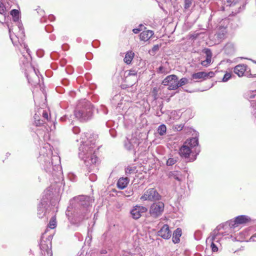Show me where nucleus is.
<instances>
[{
	"instance_id": "51",
	"label": "nucleus",
	"mask_w": 256,
	"mask_h": 256,
	"mask_svg": "<svg viewBox=\"0 0 256 256\" xmlns=\"http://www.w3.org/2000/svg\"><path fill=\"white\" fill-rule=\"evenodd\" d=\"M156 88H154V91H156Z\"/></svg>"
},
{
	"instance_id": "34",
	"label": "nucleus",
	"mask_w": 256,
	"mask_h": 256,
	"mask_svg": "<svg viewBox=\"0 0 256 256\" xmlns=\"http://www.w3.org/2000/svg\"><path fill=\"white\" fill-rule=\"evenodd\" d=\"M231 76H232L230 72H226L224 74V75L222 78V82H226L228 81L230 78Z\"/></svg>"
},
{
	"instance_id": "50",
	"label": "nucleus",
	"mask_w": 256,
	"mask_h": 256,
	"mask_svg": "<svg viewBox=\"0 0 256 256\" xmlns=\"http://www.w3.org/2000/svg\"><path fill=\"white\" fill-rule=\"evenodd\" d=\"M106 250H104V251H103V252H102V253H103V254H105V253H106Z\"/></svg>"
},
{
	"instance_id": "31",
	"label": "nucleus",
	"mask_w": 256,
	"mask_h": 256,
	"mask_svg": "<svg viewBox=\"0 0 256 256\" xmlns=\"http://www.w3.org/2000/svg\"><path fill=\"white\" fill-rule=\"evenodd\" d=\"M127 74V78L130 76H136L138 72L134 69H131L126 72Z\"/></svg>"
},
{
	"instance_id": "29",
	"label": "nucleus",
	"mask_w": 256,
	"mask_h": 256,
	"mask_svg": "<svg viewBox=\"0 0 256 256\" xmlns=\"http://www.w3.org/2000/svg\"><path fill=\"white\" fill-rule=\"evenodd\" d=\"M188 82V80L186 78H182L180 80H178V88L187 84Z\"/></svg>"
},
{
	"instance_id": "3",
	"label": "nucleus",
	"mask_w": 256,
	"mask_h": 256,
	"mask_svg": "<svg viewBox=\"0 0 256 256\" xmlns=\"http://www.w3.org/2000/svg\"><path fill=\"white\" fill-rule=\"evenodd\" d=\"M161 198V196L156 189L150 188L144 192V194L140 198V200L142 201L154 202L159 200Z\"/></svg>"
},
{
	"instance_id": "22",
	"label": "nucleus",
	"mask_w": 256,
	"mask_h": 256,
	"mask_svg": "<svg viewBox=\"0 0 256 256\" xmlns=\"http://www.w3.org/2000/svg\"><path fill=\"white\" fill-rule=\"evenodd\" d=\"M166 64L164 65H162L159 68H158L156 70V72L158 74H167L169 72L170 70L169 68H168L166 66Z\"/></svg>"
},
{
	"instance_id": "35",
	"label": "nucleus",
	"mask_w": 256,
	"mask_h": 256,
	"mask_svg": "<svg viewBox=\"0 0 256 256\" xmlns=\"http://www.w3.org/2000/svg\"><path fill=\"white\" fill-rule=\"evenodd\" d=\"M184 8L187 10L190 8L192 4V0H184Z\"/></svg>"
},
{
	"instance_id": "26",
	"label": "nucleus",
	"mask_w": 256,
	"mask_h": 256,
	"mask_svg": "<svg viewBox=\"0 0 256 256\" xmlns=\"http://www.w3.org/2000/svg\"><path fill=\"white\" fill-rule=\"evenodd\" d=\"M246 97L247 99L251 100L256 98V90H250L246 92Z\"/></svg>"
},
{
	"instance_id": "24",
	"label": "nucleus",
	"mask_w": 256,
	"mask_h": 256,
	"mask_svg": "<svg viewBox=\"0 0 256 256\" xmlns=\"http://www.w3.org/2000/svg\"><path fill=\"white\" fill-rule=\"evenodd\" d=\"M224 50L228 54H232L234 51V45L230 44H227L224 48Z\"/></svg>"
},
{
	"instance_id": "41",
	"label": "nucleus",
	"mask_w": 256,
	"mask_h": 256,
	"mask_svg": "<svg viewBox=\"0 0 256 256\" xmlns=\"http://www.w3.org/2000/svg\"><path fill=\"white\" fill-rule=\"evenodd\" d=\"M44 124L43 121L42 122L40 120H38V122H36V126H40Z\"/></svg>"
},
{
	"instance_id": "2",
	"label": "nucleus",
	"mask_w": 256,
	"mask_h": 256,
	"mask_svg": "<svg viewBox=\"0 0 256 256\" xmlns=\"http://www.w3.org/2000/svg\"><path fill=\"white\" fill-rule=\"evenodd\" d=\"M74 115L76 118L81 120H87L90 119L92 115V106L88 102H86L82 107L79 105L74 111Z\"/></svg>"
},
{
	"instance_id": "10",
	"label": "nucleus",
	"mask_w": 256,
	"mask_h": 256,
	"mask_svg": "<svg viewBox=\"0 0 256 256\" xmlns=\"http://www.w3.org/2000/svg\"><path fill=\"white\" fill-rule=\"evenodd\" d=\"M204 53L206 56V60L201 62V64L205 67L208 66L212 62V53L211 50L208 48L204 50Z\"/></svg>"
},
{
	"instance_id": "7",
	"label": "nucleus",
	"mask_w": 256,
	"mask_h": 256,
	"mask_svg": "<svg viewBox=\"0 0 256 256\" xmlns=\"http://www.w3.org/2000/svg\"><path fill=\"white\" fill-rule=\"evenodd\" d=\"M214 76V73L213 72H200L196 73H194L192 75V78L193 80H206L208 78H212Z\"/></svg>"
},
{
	"instance_id": "28",
	"label": "nucleus",
	"mask_w": 256,
	"mask_h": 256,
	"mask_svg": "<svg viewBox=\"0 0 256 256\" xmlns=\"http://www.w3.org/2000/svg\"><path fill=\"white\" fill-rule=\"evenodd\" d=\"M216 236H212L210 240H212V244H211V248L212 249V252H216L218 250V248L217 246L214 244V242H217L216 240Z\"/></svg>"
},
{
	"instance_id": "36",
	"label": "nucleus",
	"mask_w": 256,
	"mask_h": 256,
	"mask_svg": "<svg viewBox=\"0 0 256 256\" xmlns=\"http://www.w3.org/2000/svg\"><path fill=\"white\" fill-rule=\"evenodd\" d=\"M11 15L14 18H18L19 16V12L17 10H12L10 12Z\"/></svg>"
},
{
	"instance_id": "15",
	"label": "nucleus",
	"mask_w": 256,
	"mask_h": 256,
	"mask_svg": "<svg viewBox=\"0 0 256 256\" xmlns=\"http://www.w3.org/2000/svg\"><path fill=\"white\" fill-rule=\"evenodd\" d=\"M6 15V8L4 4L0 3V22L4 23L5 21V18Z\"/></svg>"
},
{
	"instance_id": "14",
	"label": "nucleus",
	"mask_w": 256,
	"mask_h": 256,
	"mask_svg": "<svg viewBox=\"0 0 256 256\" xmlns=\"http://www.w3.org/2000/svg\"><path fill=\"white\" fill-rule=\"evenodd\" d=\"M182 230L180 228H176L173 233L172 242L174 244L179 243L180 242V237L182 236Z\"/></svg>"
},
{
	"instance_id": "27",
	"label": "nucleus",
	"mask_w": 256,
	"mask_h": 256,
	"mask_svg": "<svg viewBox=\"0 0 256 256\" xmlns=\"http://www.w3.org/2000/svg\"><path fill=\"white\" fill-rule=\"evenodd\" d=\"M166 128L164 124L160 125L158 128V132L160 136H163L166 133Z\"/></svg>"
},
{
	"instance_id": "25",
	"label": "nucleus",
	"mask_w": 256,
	"mask_h": 256,
	"mask_svg": "<svg viewBox=\"0 0 256 256\" xmlns=\"http://www.w3.org/2000/svg\"><path fill=\"white\" fill-rule=\"evenodd\" d=\"M133 140H127L125 142L124 146L125 148L128 150H132L134 148V144H133Z\"/></svg>"
},
{
	"instance_id": "49",
	"label": "nucleus",
	"mask_w": 256,
	"mask_h": 256,
	"mask_svg": "<svg viewBox=\"0 0 256 256\" xmlns=\"http://www.w3.org/2000/svg\"><path fill=\"white\" fill-rule=\"evenodd\" d=\"M96 164H95L94 166L93 167V166H88V168L89 169H90V170H89V172H90V170H92V169L94 168L95 167H96Z\"/></svg>"
},
{
	"instance_id": "44",
	"label": "nucleus",
	"mask_w": 256,
	"mask_h": 256,
	"mask_svg": "<svg viewBox=\"0 0 256 256\" xmlns=\"http://www.w3.org/2000/svg\"><path fill=\"white\" fill-rule=\"evenodd\" d=\"M140 30H140L139 28H134L132 30L134 34H138Z\"/></svg>"
},
{
	"instance_id": "13",
	"label": "nucleus",
	"mask_w": 256,
	"mask_h": 256,
	"mask_svg": "<svg viewBox=\"0 0 256 256\" xmlns=\"http://www.w3.org/2000/svg\"><path fill=\"white\" fill-rule=\"evenodd\" d=\"M154 34V32L152 30H148L142 32L140 34V39L142 40L147 41Z\"/></svg>"
},
{
	"instance_id": "38",
	"label": "nucleus",
	"mask_w": 256,
	"mask_h": 256,
	"mask_svg": "<svg viewBox=\"0 0 256 256\" xmlns=\"http://www.w3.org/2000/svg\"><path fill=\"white\" fill-rule=\"evenodd\" d=\"M42 117L45 120H46V121H48V112L46 110H43Z\"/></svg>"
},
{
	"instance_id": "17",
	"label": "nucleus",
	"mask_w": 256,
	"mask_h": 256,
	"mask_svg": "<svg viewBox=\"0 0 256 256\" xmlns=\"http://www.w3.org/2000/svg\"><path fill=\"white\" fill-rule=\"evenodd\" d=\"M184 144L188 145L191 148L194 146H196L198 144V138H192L188 140Z\"/></svg>"
},
{
	"instance_id": "5",
	"label": "nucleus",
	"mask_w": 256,
	"mask_h": 256,
	"mask_svg": "<svg viewBox=\"0 0 256 256\" xmlns=\"http://www.w3.org/2000/svg\"><path fill=\"white\" fill-rule=\"evenodd\" d=\"M178 77L175 74L167 76L162 81V84L168 86V90H176L178 88Z\"/></svg>"
},
{
	"instance_id": "48",
	"label": "nucleus",
	"mask_w": 256,
	"mask_h": 256,
	"mask_svg": "<svg viewBox=\"0 0 256 256\" xmlns=\"http://www.w3.org/2000/svg\"><path fill=\"white\" fill-rule=\"evenodd\" d=\"M8 29H9L10 36L11 40H12V38L11 28H8Z\"/></svg>"
},
{
	"instance_id": "4",
	"label": "nucleus",
	"mask_w": 256,
	"mask_h": 256,
	"mask_svg": "<svg viewBox=\"0 0 256 256\" xmlns=\"http://www.w3.org/2000/svg\"><path fill=\"white\" fill-rule=\"evenodd\" d=\"M164 204L162 202H154L150 208V214L154 218H158L163 213Z\"/></svg>"
},
{
	"instance_id": "23",
	"label": "nucleus",
	"mask_w": 256,
	"mask_h": 256,
	"mask_svg": "<svg viewBox=\"0 0 256 256\" xmlns=\"http://www.w3.org/2000/svg\"><path fill=\"white\" fill-rule=\"evenodd\" d=\"M137 172L136 167L134 166H128L125 169V172L126 175L134 174Z\"/></svg>"
},
{
	"instance_id": "1",
	"label": "nucleus",
	"mask_w": 256,
	"mask_h": 256,
	"mask_svg": "<svg viewBox=\"0 0 256 256\" xmlns=\"http://www.w3.org/2000/svg\"><path fill=\"white\" fill-rule=\"evenodd\" d=\"M96 148L94 143L89 144L88 142L82 144L79 148V158L84 160L86 166H94L98 162V158L95 154Z\"/></svg>"
},
{
	"instance_id": "19",
	"label": "nucleus",
	"mask_w": 256,
	"mask_h": 256,
	"mask_svg": "<svg viewBox=\"0 0 256 256\" xmlns=\"http://www.w3.org/2000/svg\"><path fill=\"white\" fill-rule=\"evenodd\" d=\"M169 177L178 182H181L182 178V174L178 171L170 172Z\"/></svg>"
},
{
	"instance_id": "30",
	"label": "nucleus",
	"mask_w": 256,
	"mask_h": 256,
	"mask_svg": "<svg viewBox=\"0 0 256 256\" xmlns=\"http://www.w3.org/2000/svg\"><path fill=\"white\" fill-rule=\"evenodd\" d=\"M56 218L52 217L49 222L48 226L50 228H54L56 226Z\"/></svg>"
},
{
	"instance_id": "11",
	"label": "nucleus",
	"mask_w": 256,
	"mask_h": 256,
	"mask_svg": "<svg viewBox=\"0 0 256 256\" xmlns=\"http://www.w3.org/2000/svg\"><path fill=\"white\" fill-rule=\"evenodd\" d=\"M246 65L244 64H238L234 67V72L238 76H242L246 71Z\"/></svg>"
},
{
	"instance_id": "47",
	"label": "nucleus",
	"mask_w": 256,
	"mask_h": 256,
	"mask_svg": "<svg viewBox=\"0 0 256 256\" xmlns=\"http://www.w3.org/2000/svg\"><path fill=\"white\" fill-rule=\"evenodd\" d=\"M54 158H55L56 160H58L59 162L60 161V158L57 156H54L52 158V160H54Z\"/></svg>"
},
{
	"instance_id": "33",
	"label": "nucleus",
	"mask_w": 256,
	"mask_h": 256,
	"mask_svg": "<svg viewBox=\"0 0 256 256\" xmlns=\"http://www.w3.org/2000/svg\"><path fill=\"white\" fill-rule=\"evenodd\" d=\"M240 0H227L228 6H232L236 4Z\"/></svg>"
},
{
	"instance_id": "8",
	"label": "nucleus",
	"mask_w": 256,
	"mask_h": 256,
	"mask_svg": "<svg viewBox=\"0 0 256 256\" xmlns=\"http://www.w3.org/2000/svg\"><path fill=\"white\" fill-rule=\"evenodd\" d=\"M158 235L164 239H168L171 236V232L168 224H164L158 232Z\"/></svg>"
},
{
	"instance_id": "46",
	"label": "nucleus",
	"mask_w": 256,
	"mask_h": 256,
	"mask_svg": "<svg viewBox=\"0 0 256 256\" xmlns=\"http://www.w3.org/2000/svg\"><path fill=\"white\" fill-rule=\"evenodd\" d=\"M73 132H74L75 133H78V132H79V128H73V130H72Z\"/></svg>"
},
{
	"instance_id": "45",
	"label": "nucleus",
	"mask_w": 256,
	"mask_h": 256,
	"mask_svg": "<svg viewBox=\"0 0 256 256\" xmlns=\"http://www.w3.org/2000/svg\"><path fill=\"white\" fill-rule=\"evenodd\" d=\"M224 32H222V34H220V33H218V37L220 38H222L224 36Z\"/></svg>"
},
{
	"instance_id": "12",
	"label": "nucleus",
	"mask_w": 256,
	"mask_h": 256,
	"mask_svg": "<svg viewBox=\"0 0 256 256\" xmlns=\"http://www.w3.org/2000/svg\"><path fill=\"white\" fill-rule=\"evenodd\" d=\"M129 181V178L126 177L120 178L117 182L118 188L120 190L124 189L127 186Z\"/></svg>"
},
{
	"instance_id": "39",
	"label": "nucleus",
	"mask_w": 256,
	"mask_h": 256,
	"mask_svg": "<svg viewBox=\"0 0 256 256\" xmlns=\"http://www.w3.org/2000/svg\"><path fill=\"white\" fill-rule=\"evenodd\" d=\"M97 178V176L95 174H92L90 176V180L91 181L94 182L95 181Z\"/></svg>"
},
{
	"instance_id": "40",
	"label": "nucleus",
	"mask_w": 256,
	"mask_h": 256,
	"mask_svg": "<svg viewBox=\"0 0 256 256\" xmlns=\"http://www.w3.org/2000/svg\"><path fill=\"white\" fill-rule=\"evenodd\" d=\"M90 216V212H88L87 210L84 213V216L83 219H87Z\"/></svg>"
},
{
	"instance_id": "16",
	"label": "nucleus",
	"mask_w": 256,
	"mask_h": 256,
	"mask_svg": "<svg viewBox=\"0 0 256 256\" xmlns=\"http://www.w3.org/2000/svg\"><path fill=\"white\" fill-rule=\"evenodd\" d=\"M250 218L248 216L244 215L240 216L236 218L235 224H242L247 222L249 221Z\"/></svg>"
},
{
	"instance_id": "42",
	"label": "nucleus",
	"mask_w": 256,
	"mask_h": 256,
	"mask_svg": "<svg viewBox=\"0 0 256 256\" xmlns=\"http://www.w3.org/2000/svg\"><path fill=\"white\" fill-rule=\"evenodd\" d=\"M250 240L256 242V233L250 237Z\"/></svg>"
},
{
	"instance_id": "43",
	"label": "nucleus",
	"mask_w": 256,
	"mask_h": 256,
	"mask_svg": "<svg viewBox=\"0 0 256 256\" xmlns=\"http://www.w3.org/2000/svg\"><path fill=\"white\" fill-rule=\"evenodd\" d=\"M159 49V46L158 45H155L153 46L152 48V51L154 52H156V51H157Z\"/></svg>"
},
{
	"instance_id": "37",
	"label": "nucleus",
	"mask_w": 256,
	"mask_h": 256,
	"mask_svg": "<svg viewBox=\"0 0 256 256\" xmlns=\"http://www.w3.org/2000/svg\"><path fill=\"white\" fill-rule=\"evenodd\" d=\"M44 212V209L38 207V214L39 218L42 217L43 215H44V214H43Z\"/></svg>"
},
{
	"instance_id": "18",
	"label": "nucleus",
	"mask_w": 256,
	"mask_h": 256,
	"mask_svg": "<svg viewBox=\"0 0 256 256\" xmlns=\"http://www.w3.org/2000/svg\"><path fill=\"white\" fill-rule=\"evenodd\" d=\"M134 54L132 51L128 52L124 59V62L128 64H130L134 58Z\"/></svg>"
},
{
	"instance_id": "32",
	"label": "nucleus",
	"mask_w": 256,
	"mask_h": 256,
	"mask_svg": "<svg viewBox=\"0 0 256 256\" xmlns=\"http://www.w3.org/2000/svg\"><path fill=\"white\" fill-rule=\"evenodd\" d=\"M177 162V159L175 158H169L166 164L168 166L174 165Z\"/></svg>"
},
{
	"instance_id": "21",
	"label": "nucleus",
	"mask_w": 256,
	"mask_h": 256,
	"mask_svg": "<svg viewBox=\"0 0 256 256\" xmlns=\"http://www.w3.org/2000/svg\"><path fill=\"white\" fill-rule=\"evenodd\" d=\"M46 242L44 240H42L40 243V248L42 250L44 251L46 250L47 253L50 254V256H52V254L51 250L49 249V246L48 244H45Z\"/></svg>"
},
{
	"instance_id": "6",
	"label": "nucleus",
	"mask_w": 256,
	"mask_h": 256,
	"mask_svg": "<svg viewBox=\"0 0 256 256\" xmlns=\"http://www.w3.org/2000/svg\"><path fill=\"white\" fill-rule=\"evenodd\" d=\"M148 208L144 206L136 205L130 210V214L134 219H138L142 214L146 212Z\"/></svg>"
},
{
	"instance_id": "20",
	"label": "nucleus",
	"mask_w": 256,
	"mask_h": 256,
	"mask_svg": "<svg viewBox=\"0 0 256 256\" xmlns=\"http://www.w3.org/2000/svg\"><path fill=\"white\" fill-rule=\"evenodd\" d=\"M34 79L31 78H29L28 76H27V78H28V80L29 82L31 83L32 84L35 86L39 83L40 80H39V76H38L37 72H36L35 69H34Z\"/></svg>"
},
{
	"instance_id": "9",
	"label": "nucleus",
	"mask_w": 256,
	"mask_h": 256,
	"mask_svg": "<svg viewBox=\"0 0 256 256\" xmlns=\"http://www.w3.org/2000/svg\"><path fill=\"white\" fill-rule=\"evenodd\" d=\"M191 152V148L190 146L184 144L180 148L179 154L181 156L188 158L189 157Z\"/></svg>"
}]
</instances>
